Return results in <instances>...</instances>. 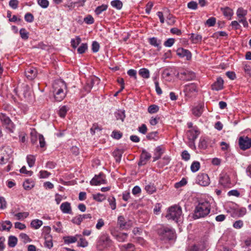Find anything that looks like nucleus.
Instances as JSON below:
<instances>
[{
  "label": "nucleus",
  "mask_w": 251,
  "mask_h": 251,
  "mask_svg": "<svg viewBox=\"0 0 251 251\" xmlns=\"http://www.w3.org/2000/svg\"><path fill=\"white\" fill-rule=\"evenodd\" d=\"M106 183L105 176L104 174L100 173L95 176L90 181L92 185L97 186Z\"/></svg>",
  "instance_id": "obj_8"
},
{
  "label": "nucleus",
  "mask_w": 251,
  "mask_h": 251,
  "mask_svg": "<svg viewBox=\"0 0 251 251\" xmlns=\"http://www.w3.org/2000/svg\"><path fill=\"white\" fill-rule=\"evenodd\" d=\"M45 246L50 249L53 246L52 236L50 234H46L45 236Z\"/></svg>",
  "instance_id": "obj_25"
},
{
  "label": "nucleus",
  "mask_w": 251,
  "mask_h": 251,
  "mask_svg": "<svg viewBox=\"0 0 251 251\" xmlns=\"http://www.w3.org/2000/svg\"><path fill=\"white\" fill-rule=\"evenodd\" d=\"M13 152L12 149L8 146L0 148V164H6L11 156Z\"/></svg>",
  "instance_id": "obj_4"
},
{
  "label": "nucleus",
  "mask_w": 251,
  "mask_h": 251,
  "mask_svg": "<svg viewBox=\"0 0 251 251\" xmlns=\"http://www.w3.org/2000/svg\"><path fill=\"white\" fill-rule=\"evenodd\" d=\"M38 4L42 8H46L49 5L48 0H38Z\"/></svg>",
  "instance_id": "obj_54"
},
{
  "label": "nucleus",
  "mask_w": 251,
  "mask_h": 251,
  "mask_svg": "<svg viewBox=\"0 0 251 251\" xmlns=\"http://www.w3.org/2000/svg\"><path fill=\"white\" fill-rule=\"evenodd\" d=\"M224 80L221 77H218L217 80L211 86L213 90L219 91L223 88Z\"/></svg>",
  "instance_id": "obj_18"
},
{
  "label": "nucleus",
  "mask_w": 251,
  "mask_h": 251,
  "mask_svg": "<svg viewBox=\"0 0 251 251\" xmlns=\"http://www.w3.org/2000/svg\"><path fill=\"white\" fill-rule=\"evenodd\" d=\"M248 11L247 10L244 9L242 7H240L238 8L236 11L237 15H240L242 16H246L247 15Z\"/></svg>",
  "instance_id": "obj_57"
},
{
  "label": "nucleus",
  "mask_w": 251,
  "mask_h": 251,
  "mask_svg": "<svg viewBox=\"0 0 251 251\" xmlns=\"http://www.w3.org/2000/svg\"><path fill=\"white\" fill-rule=\"evenodd\" d=\"M176 54L181 58L186 57V60H190L192 57L191 52L189 50L182 48H178L176 50Z\"/></svg>",
  "instance_id": "obj_14"
},
{
  "label": "nucleus",
  "mask_w": 251,
  "mask_h": 251,
  "mask_svg": "<svg viewBox=\"0 0 251 251\" xmlns=\"http://www.w3.org/2000/svg\"><path fill=\"white\" fill-rule=\"evenodd\" d=\"M239 144L242 150L248 149L251 147V139L248 137H241L239 139Z\"/></svg>",
  "instance_id": "obj_10"
},
{
  "label": "nucleus",
  "mask_w": 251,
  "mask_h": 251,
  "mask_svg": "<svg viewBox=\"0 0 251 251\" xmlns=\"http://www.w3.org/2000/svg\"><path fill=\"white\" fill-rule=\"evenodd\" d=\"M185 92L193 93L197 91V87L195 83H190L185 86Z\"/></svg>",
  "instance_id": "obj_27"
},
{
  "label": "nucleus",
  "mask_w": 251,
  "mask_h": 251,
  "mask_svg": "<svg viewBox=\"0 0 251 251\" xmlns=\"http://www.w3.org/2000/svg\"><path fill=\"white\" fill-rule=\"evenodd\" d=\"M121 249L122 251H134L135 247L133 244L128 243L122 246Z\"/></svg>",
  "instance_id": "obj_31"
},
{
  "label": "nucleus",
  "mask_w": 251,
  "mask_h": 251,
  "mask_svg": "<svg viewBox=\"0 0 251 251\" xmlns=\"http://www.w3.org/2000/svg\"><path fill=\"white\" fill-rule=\"evenodd\" d=\"M79 241L78 242V246L81 247L87 246L88 243L86 240L81 237H79Z\"/></svg>",
  "instance_id": "obj_55"
},
{
  "label": "nucleus",
  "mask_w": 251,
  "mask_h": 251,
  "mask_svg": "<svg viewBox=\"0 0 251 251\" xmlns=\"http://www.w3.org/2000/svg\"><path fill=\"white\" fill-rule=\"evenodd\" d=\"M179 75L180 79L185 81L192 80L196 77L194 73L187 70L180 73Z\"/></svg>",
  "instance_id": "obj_13"
},
{
  "label": "nucleus",
  "mask_w": 251,
  "mask_h": 251,
  "mask_svg": "<svg viewBox=\"0 0 251 251\" xmlns=\"http://www.w3.org/2000/svg\"><path fill=\"white\" fill-rule=\"evenodd\" d=\"M246 213V209L245 207H242L239 209H234L231 216L235 217L236 216L238 217H242L245 215Z\"/></svg>",
  "instance_id": "obj_23"
},
{
  "label": "nucleus",
  "mask_w": 251,
  "mask_h": 251,
  "mask_svg": "<svg viewBox=\"0 0 251 251\" xmlns=\"http://www.w3.org/2000/svg\"><path fill=\"white\" fill-rule=\"evenodd\" d=\"M118 225L120 228L123 229H127L131 227L132 226V223L131 221H126L123 216H120L118 218Z\"/></svg>",
  "instance_id": "obj_12"
},
{
  "label": "nucleus",
  "mask_w": 251,
  "mask_h": 251,
  "mask_svg": "<svg viewBox=\"0 0 251 251\" xmlns=\"http://www.w3.org/2000/svg\"><path fill=\"white\" fill-rule=\"evenodd\" d=\"M84 22L87 24L91 25L94 23V19L91 15H89L84 18Z\"/></svg>",
  "instance_id": "obj_59"
},
{
  "label": "nucleus",
  "mask_w": 251,
  "mask_h": 251,
  "mask_svg": "<svg viewBox=\"0 0 251 251\" xmlns=\"http://www.w3.org/2000/svg\"><path fill=\"white\" fill-rule=\"evenodd\" d=\"M238 18V21L242 23L244 27H248L249 26L248 23L246 18V16H241L240 15H237Z\"/></svg>",
  "instance_id": "obj_43"
},
{
  "label": "nucleus",
  "mask_w": 251,
  "mask_h": 251,
  "mask_svg": "<svg viewBox=\"0 0 251 251\" xmlns=\"http://www.w3.org/2000/svg\"><path fill=\"white\" fill-rule=\"evenodd\" d=\"M112 241L109 237L103 235L100 237L97 242L96 247L98 250L101 251L104 249L109 248L111 246Z\"/></svg>",
  "instance_id": "obj_6"
},
{
  "label": "nucleus",
  "mask_w": 251,
  "mask_h": 251,
  "mask_svg": "<svg viewBox=\"0 0 251 251\" xmlns=\"http://www.w3.org/2000/svg\"><path fill=\"white\" fill-rule=\"evenodd\" d=\"M81 237V235H76L75 236H66L63 238L64 242L66 244H71L77 241L78 237Z\"/></svg>",
  "instance_id": "obj_24"
},
{
  "label": "nucleus",
  "mask_w": 251,
  "mask_h": 251,
  "mask_svg": "<svg viewBox=\"0 0 251 251\" xmlns=\"http://www.w3.org/2000/svg\"><path fill=\"white\" fill-rule=\"evenodd\" d=\"M42 224L43 222L38 219L32 220L30 223L31 226L35 229L39 228Z\"/></svg>",
  "instance_id": "obj_33"
},
{
  "label": "nucleus",
  "mask_w": 251,
  "mask_h": 251,
  "mask_svg": "<svg viewBox=\"0 0 251 251\" xmlns=\"http://www.w3.org/2000/svg\"><path fill=\"white\" fill-rule=\"evenodd\" d=\"M127 75L134 78V80H137V72L134 69H130L127 72Z\"/></svg>",
  "instance_id": "obj_56"
},
{
  "label": "nucleus",
  "mask_w": 251,
  "mask_h": 251,
  "mask_svg": "<svg viewBox=\"0 0 251 251\" xmlns=\"http://www.w3.org/2000/svg\"><path fill=\"white\" fill-rule=\"evenodd\" d=\"M101 129V127L99 126L98 124L95 123L93 125L90 129V132L92 135H94L96 131H100Z\"/></svg>",
  "instance_id": "obj_49"
},
{
  "label": "nucleus",
  "mask_w": 251,
  "mask_h": 251,
  "mask_svg": "<svg viewBox=\"0 0 251 251\" xmlns=\"http://www.w3.org/2000/svg\"><path fill=\"white\" fill-rule=\"evenodd\" d=\"M50 175V173L47 171L42 170L39 172V177L41 178H48Z\"/></svg>",
  "instance_id": "obj_60"
},
{
  "label": "nucleus",
  "mask_w": 251,
  "mask_h": 251,
  "mask_svg": "<svg viewBox=\"0 0 251 251\" xmlns=\"http://www.w3.org/2000/svg\"><path fill=\"white\" fill-rule=\"evenodd\" d=\"M100 49V45L97 41H94L92 45V50L93 52H97Z\"/></svg>",
  "instance_id": "obj_63"
},
{
  "label": "nucleus",
  "mask_w": 251,
  "mask_h": 251,
  "mask_svg": "<svg viewBox=\"0 0 251 251\" xmlns=\"http://www.w3.org/2000/svg\"><path fill=\"white\" fill-rule=\"evenodd\" d=\"M29 215V213L26 212H19L15 215V216L17 217L18 220H20L22 218H25Z\"/></svg>",
  "instance_id": "obj_58"
},
{
  "label": "nucleus",
  "mask_w": 251,
  "mask_h": 251,
  "mask_svg": "<svg viewBox=\"0 0 251 251\" xmlns=\"http://www.w3.org/2000/svg\"><path fill=\"white\" fill-rule=\"evenodd\" d=\"M25 19L27 22L31 23L33 21L34 17L32 14L27 13L25 16Z\"/></svg>",
  "instance_id": "obj_64"
},
{
  "label": "nucleus",
  "mask_w": 251,
  "mask_h": 251,
  "mask_svg": "<svg viewBox=\"0 0 251 251\" xmlns=\"http://www.w3.org/2000/svg\"><path fill=\"white\" fill-rule=\"evenodd\" d=\"M157 232L161 240H172L175 236L174 230L167 226L160 227L158 229Z\"/></svg>",
  "instance_id": "obj_3"
},
{
  "label": "nucleus",
  "mask_w": 251,
  "mask_h": 251,
  "mask_svg": "<svg viewBox=\"0 0 251 251\" xmlns=\"http://www.w3.org/2000/svg\"><path fill=\"white\" fill-rule=\"evenodd\" d=\"M200 163L199 161H194L191 165V170L192 172L195 173L198 171L200 168Z\"/></svg>",
  "instance_id": "obj_41"
},
{
  "label": "nucleus",
  "mask_w": 251,
  "mask_h": 251,
  "mask_svg": "<svg viewBox=\"0 0 251 251\" xmlns=\"http://www.w3.org/2000/svg\"><path fill=\"white\" fill-rule=\"evenodd\" d=\"M60 208L62 212L64 213H72V208L71 204L68 202H65L62 203L61 204Z\"/></svg>",
  "instance_id": "obj_21"
},
{
  "label": "nucleus",
  "mask_w": 251,
  "mask_h": 251,
  "mask_svg": "<svg viewBox=\"0 0 251 251\" xmlns=\"http://www.w3.org/2000/svg\"><path fill=\"white\" fill-rule=\"evenodd\" d=\"M25 75L29 80L33 79L37 75V69L34 67L27 68L25 72Z\"/></svg>",
  "instance_id": "obj_16"
},
{
  "label": "nucleus",
  "mask_w": 251,
  "mask_h": 251,
  "mask_svg": "<svg viewBox=\"0 0 251 251\" xmlns=\"http://www.w3.org/2000/svg\"><path fill=\"white\" fill-rule=\"evenodd\" d=\"M203 104L202 103H199L194 107L192 109L193 114L197 117H200L203 112Z\"/></svg>",
  "instance_id": "obj_17"
},
{
  "label": "nucleus",
  "mask_w": 251,
  "mask_h": 251,
  "mask_svg": "<svg viewBox=\"0 0 251 251\" xmlns=\"http://www.w3.org/2000/svg\"><path fill=\"white\" fill-rule=\"evenodd\" d=\"M19 3L18 0H10L9 2V5L12 8L16 9L18 7Z\"/></svg>",
  "instance_id": "obj_61"
},
{
  "label": "nucleus",
  "mask_w": 251,
  "mask_h": 251,
  "mask_svg": "<svg viewBox=\"0 0 251 251\" xmlns=\"http://www.w3.org/2000/svg\"><path fill=\"white\" fill-rule=\"evenodd\" d=\"M159 110V107L154 104L150 105L148 107V111L150 113L153 114L157 112Z\"/></svg>",
  "instance_id": "obj_47"
},
{
  "label": "nucleus",
  "mask_w": 251,
  "mask_h": 251,
  "mask_svg": "<svg viewBox=\"0 0 251 251\" xmlns=\"http://www.w3.org/2000/svg\"><path fill=\"white\" fill-rule=\"evenodd\" d=\"M211 210L210 203L204 200H198L194 210L193 218L195 220L204 218L208 215Z\"/></svg>",
  "instance_id": "obj_1"
},
{
  "label": "nucleus",
  "mask_w": 251,
  "mask_h": 251,
  "mask_svg": "<svg viewBox=\"0 0 251 251\" xmlns=\"http://www.w3.org/2000/svg\"><path fill=\"white\" fill-rule=\"evenodd\" d=\"M182 214L181 208L177 205L172 206L168 209V213L166 217L168 219H172L177 222Z\"/></svg>",
  "instance_id": "obj_5"
},
{
  "label": "nucleus",
  "mask_w": 251,
  "mask_h": 251,
  "mask_svg": "<svg viewBox=\"0 0 251 251\" xmlns=\"http://www.w3.org/2000/svg\"><path fill=\"white\" fill-rule=\"evenodd\" d=\"M18 239L14 236L11 235L8 238V245L9 247H14L17 244Z\"/></svg>",
  "instance_id": "obj_30"
},
{
  "label": "nucleus",
  "mask_w": 251,
  "mask_h": 251,
  "mask_svg": "<svg viewBox=\"0 0 251 251\" xmlns=\"http://www.w3.org/2000/svg\"><path fill=\"white\" fill-rule=\"evenodd\" d=\"M191 39L194 43H198L202 40V36L200 34L192 33L191 34Z\"/></svg>",
  "instance_id": "obj_34"
},
{
  "label": "nucleus",
  "mask_w": 251,
  "mask_h": 251,
  "mask_svg": "<svg viewBox=\"0 0 251 251\" xmlns=\"http://www.w3.org/2000/svg\"><path fill=\"white\" fill-rule=\"evenodd\" d=\"M0 121L2 125L5 126L9 132H14L15 126L9 117H8L6 114L2 113H0Z\"/></svg>",
  "instance_id": "obj_7"
},
{
  "label": "nucleus",
  "mask_w": 251,
  "mask_h": 251,
  "mask_svg": "<svg viewBox=\"0 0 251 251\" xmlns=\"http://www.w3.org/2000/svg\"><path fill=\"white\" fill-rule=\"evenodd\" d=\"M197 183L200 185L205 187L210 183V179L207 174H202L199 175L197 177Z\"/></svg>",
  "instance_id": "obj_9"
},
{
  "label": "nucleus",
  "mask_w": 251,
  "mask_h": 251,
  "mask_svg": "<svg viewBox=\"0 0 251 251\" xmlns=\"http://www.w3.org/2000/svg\"><path fill=\"white\" fill-rule=\"evenodd\" d=\"M181 157L183 160L187 161L190 159V155L187 151L185 150L181 153Z\"/></svg>",
  "instance_id": "obj_62"
},
{
  "label": "nucleus",
  "mask_w": 251,
  "mask_h": 251,
  "mask_svg": "<svg viewBox=\"0 0 251 251\" xmlns=\"http://www.w3.org/2000/svg\"><path fill=\"white\" fill-rule=\"evenodd\" d=\"M197 245L199 247V251H206L208 246L207 241L204 240L200 241Z\"/></svg>",
  "instance_id": "obj_37"
},
{
  "label": "nucleus",
  "mask_w": 251,
  "mask_h": 251,
  "mask_svg": "<svg viewBox=\"0 0 251 251\" xmlns=\"http://www.w3.org/2000/svg\"><path fill=\"white\" fill-rule=\"evenodd\" d=\"M80 42L81 38L79 37V36H76L75 38L71 39V46L74 49H76L78 45L80 43Z\"/></svg>",
  "instance_id": "obj_40"
},
{
  "label": "nucleus",
  "mask_w": 251,
  "mask_h": 251,
  "mask_svg": "<svg viewBox=\"0 0 251 251\" xmlns=\"http://www.w3.org/2000/svg\"><path fill=\"white\" fill-rule=\"evenodd\" d=\"M151 157V155L145 150H143L140 155V159L138 163L139 166L145 165L147 162Z\"/></svg>",
  "instance_id": "obj_15"
},
{
  "label": "nucleus",
  "mask_w": 251,
  "mask_h": 251,
  "mask_svg": "<svg viewBox=\"0 0 251 251\" xmlns=\"http://www.w3.org/2000/svg\"><path fill=\"white\" fill-rule=\"evenodd\" d=\"M187 183V181L186 178H183L179 182H176L175 184V187L176 188H178L184 186Z\"/></svg>",
  "instance_id": "obj_46"
},
{
  "label": "nucleus",
  "mask_w": 251,
  "mask_h": 251,
  "mask_svg": "<svg viewBox=\"0 0 251 251\" xmlns=\"http://www.w3.org/2000/svg\"><path fill=\"white\" fill-rule=\"evenodd\" d=\"M19 237L24 243L30 242L31 241V239L25 233H21L19 235Z\"/></svg>",
  "instance_id": "obj_51"
},
{
  "label": "nucleus",
  "mask_w": 251,
  "mask_h": 251,
  "mask_svg": "<svg viewBox=\"0 0 251 251\" xmlns=\"http://www.w3.org/2000/svg\"><path fill=\"white\" fill-rule=\"evenodd\" d=\"M108 8V5L107 4H103L101 5L98 6L95 10V13L97 15H99L102 12L107 10Z\"/></svg>",
  "instance_id": "obj_32"
},
{
  "label": "nucleus",
  "mask_w": 251,
  "mask_h": 251,
  "mask_svg": "<svg viewBox=\"0 0 251 251\" xmlns=\"http://www.w3.org/2000/svg\"><path fill=\"white\" fill-rule=\"evenodd\" d=\"M139 75L143 78L148 79L150 77V71L147 68H141L139 70Z\"/></svg>",
  "instance_id": "obj_26"
},
{
  "label": "nucleus",
  "mask_w": 251,
  "mask_h": 251,
  "mask_svg": "<svg viewBox=\"0 0 251 251\" xmlns=\"http://www.w3.org/2000/svg\"><path fill=\"white\" fill-rule=\"evenodd\" d=\"M88 48L87 44L82 43L77 49V52L79 54H82L85 52Z\"/></svg>",
  "instance_id": "obj_45"
},
{
  "label": "nucleus",
  "mask_w": 251,
  "mask_h": 251,
  "mask_svg": "<svg viewBox=\"0 0 251 251\" xmlns=\"http://www.w3.org/2000/svg\"><path fill=\"white\" fill-rule=\"evenodd\" d=\"M200 132L197 126L193 127L187 131V135L188 138L190 141H192V144H194V141L198 138Z\"/></svg>",
  "instance_id": "obj_11"
},
{
  "label": "nucleus",
  "mask_w": 251,
  "mask_h": 251,
  "mask_svg": "<svg viewBox=\"0 0 251 251\" xmlns=\"http://www.w3.org/2000/svg\"><path fill=\"white\" fill-rule=\"evenodd\" d=\"M94 84V79H90L87 81L84 87V90L87 92L89 93Z\"/></svg>",
  "instance_id": "obj_29"
},
{
  "label": "nucleus",
  "mask_w": 251,
  "mask_h": 251,
  "mask_svg": "<svg viewBox=\"0 0 251 251\" xmlns=\"http://www.w3.org/2000/svg\"><path fill=\"white\" fill-rule=\"evenodd\" d=\"M149 43L150 45L154 47L157 48V50L159 51L161 49V41L158 40L156 37H151L149 39Z\"/></svg>",
  "instance_id": "obj_20"
},
{
  "label": "nucleus",
  "mask_w": 251,
  "mask_h": 251,
  "mask_svg": "<svg viewBox=\"0 0 251 251\" xmlns=\"http://www.w3.org/2000/svg\"><path fill=\"white\" fill-rule=\"evenodd\" d=\"M34 185V182L31 179H27L23 183L24 188H32Z\"/></svg>",
  "instance_id": "obj_42"
},
{
  "label": "nucleus",
  "mask_w": 251,
  "mask_h": 251,
  "mask_svg": "<svg viewBox=\"0 0 251 251\" xmlns=\"http://www.w3.org/2000/svg\"><path fill=\"white\" fill-rule=\"evenodd\" d=\"M1 228L0 227V230L9 231L12 226L11 222L9 221H5L1 224Z\"/></svg>",
  "instance_id": "obj_28"
},
{
  "label": "nucleus",
  "mask_w": 251,
  "mask_h": 251,
  "mask_svg": "<svg viewBox=\"0 0 251 251\" xmlns=\"http://www.w3.org/2000/svg\"><path fill=\"white\" fill-rule=\"evenodd\" d=\"M111 6L118 10L121 9L123 7V3L120 0H114L111 2Z\"/></svg>",
  "instance_id": "obj_38"
},
{
  "label": "nucleus",
  "mask_w": 251,
  "mask_h": 251,
  "mask_svg": "<svg viewBox=\"0 0 251 251\" xmlns=\"http://www.w3.org/2000/svg\"><path fill=\"white\" fill-rule=\"evenodd\" d=\"M115 116L117 120H121L122 121H124L125 118V114L124 111H119L115 113Z\"/></svg>",
  "instance_id": "obj_48"
},
{
  "label": "nucleus",
  "mask_w": 251,
  "mask_h": 251,
  "mask_svg": "<svg viewBox=\"0 0 251 251\" xmlns=\"http://www.w3.org/2000/svg\"><path fill=\"white\" fill-rule=\"evenodd\" d=\"M93 199L97 201L101 202L106 199V196L103 194H93Z\"/></svg>",
  "instance_id": "obj_36"
},
{
  "label": "nucleus",
  "mask_w": 251,
  "mask_h": 251,
  "mask_svg": "<svg viewBox=\"0 0 251 251\" xmlns=\"http://www.w3.org/2000/svg\"><path fill=\"white\" fill-rule=\"evenodd\" d=\"M20 34L21 36V37L25 40H26L28 38V35L29 33L26 31V30L24 28H22L20 30Z\"/></svg>",
  "instance_id": "obj_44"
},
{
  "label": "nucleus",
  "mask_w": 251,
  "mask_h": 251,
  "mask_svg": "<svg viewBox=\"0 0 251 251\" xmlns=\"http://www.w3.org/2000/svg\"><path fill=\"white\" fill-rule=\"evenodd\" d=\"M67 111V107L66 106H63L60 108L58 111V114L61 117L64 118L66 116Z\"/></svg>",
  "instance_id": "obj_52"
},
{
  "label": "nucleus",
  "mask_w": 251,
  "mask_h": 251,
  "mask_svg": "<svg viewBox=\"0 0 251 251\" xmlns=\"http://www.w3.org/2000/svg\"><path fill=\"white\" fill-rule=\"evenodd\" d=\"M221 11L222 12L223 15L227 19L230 20L233 15V12L232 9L228 7L221 8Z\"/></svg>",
  "instance_id": "obj_19"
},
{
  "label": "nucleus",
  "mask_w": 251,
  "mask_h": 251,
  "mask_svg": "<svg viewBox=\"0 0 251 251\" xmlns=\"http://www.w3.org/2000/svg\"><path fill=\"white\" fill-rule=\"evenodd\" d=\"M35 157L32 155H28L26 156V161L28 166L29 167H32L35 164Z\"/></svg>",
  "instance_id": "obj_35"
},
{
  "label": "nucleus",
  "mask_w": 251,
  "mask_h": 251,
  "mask_svg": "<svg viewBox=\"0 0 251 251\" xmlns=\"http://www.w3.org/2000/svg\"><path fill=\"white\" fill-rule=\"evenodd\" d=\"M113 153V156L115 158L116 161L117 162H120L121 160L123 151L120 150H117L115 151Z\"/></svg>",
  "instance_id": "obj_39"
},
{
  "label": "nucleus",
  "mask_w": 251,
  "mask_h": 251,
  "mask_svg": "<svg viewBox=\"0 0 251 251\" xmlns=\"http://www.w3.org/2000/svg\"><path fill=\"white\" fill-rule=\"evenodd\" d=\"M127 236V233H120L117 235L116 239L119 242H124Z\"/></svg>",
  "instance_id": "obj_50"
},
{
  "label": "nucleus",
  "mask_w": 251,
  "mask_h": 251,
  "mask_svg": "<svg viewBox=\"0 0 251 251\" xmlns=\"http://www.w3.org/2000/svg\"><path fill=\"white\" fill-rule=\"evenodd\" d=\"M67 87L64 81L58 80L52 84V92L55 100L57 101H62L65 97Z\"/></svg>",
  "instance_id": "obj_2"
},
{
  "label": "nucleus",
  "mask_w": 251,
  "mask_h": 251,
  "mask_svg": "<svg viewBox=\"0 0 251 251\" xmlns=\"http://www.w3.org/2000/svg\"><path fill=\"white\" fill-rule=\"evenodd\" d=\"M83 221L81 215H79L74 217L72 220V222L76 225H79L82 221Z\"/></svg>",
  "instance_id": "obj_53"
},
{
  "label": "nucleus",
  "mask_w": 251,
  "mask_h": 251,
  "mask_svg": "<svg viewBox=\"0 0 251 251\" xmlns=\"http://www.w3.org/2000/svg\"><path fill=\"white\" fill-rule=\"evenodd\" d=\"M230 179L228 175L226 173H222L220 177L219 183L223 186H226L229 183Z\"/></svg>",
  "instance_id": "obj_22"
}]
</instances>
